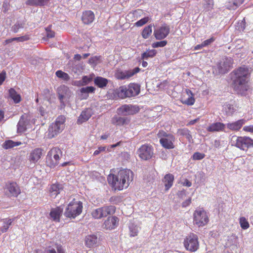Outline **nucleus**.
Listing matches in <instances>:
<instances>
[{"instance_id":"f257e3e1","label":"nucleus","mask_w":253,"mask_h":253,"mask_svg":"<svg viewBox=\"0 0 253 253\" xmlns=\"http://www.w3.org/2000/svg\"><path fill=\"white\" fill-rule=\"evenodd\" d=\"M133 173L130 169L120 170L117 174H110L108 181L115 190H122L126 188L133 181Z\"/></svg>"},{"instance_id":"f03ea898","label":"nucleus","mask_w":253,"mask_h":253,"mask_svg":"<svg viewBox=\"0 0 253 253\" xmlns=\"http://www.w3.org/2000/svg\"><path fill=\"white\" fill-rule=\"evenodd\" d=\"M249 76V69L245 67H240L232 72V86L237 93L243 94L247 90Z\"/></svg>"},{"instance_id":"7ed1b4c3","label":"nucleus","mask_w":253,"mask_h":253,"mask_svg":"<svg viewBox=\"0 0 253 253\" xmlns=\"http://www.w3.org/2000/svg\"><path fill=\"white\" fill-rule=\"evenodd\" d=\"M140 90V86L135 83H130L127 86L123 85L117 90V94L122 99L137 95Z\"/></svg>"},{"instance_id":"20e7f679","label":"nucleus","mask_w":253,"mask_h":253,"mask_svg":"<svg viewBox=\"0 0 253 253\" xmlns=\"http://www.w3.org/2000/svg\"><path fill=\"white\" fill-rule=\"evenodd\" d=\"M157 136L160 138V143L164 148L167 149H171L174 148L173 143L175 140V137L173 134L160 130L157 134Z\"/></svg>"},{"instance_id":"39448f33","label":"nucleus","mask_w":253,"mask_h":253,"mask_svg":"<svg viewBox=\"0 0 253 253\" xmlns=\"http://www.w3.org/2000/svg\"><path fill=\"white\" fill-rule=\"evenodd\" d=\"M231 144L241 150H246L253 147V139L249 137L233 136L231 139Z\"/></svg>"},{"instance_id":"423d86ee","label":"nucleus","mask_w":253,"mask_h":253,"mask_svg":"<svg viewBox=\"0 0 253 253\" xmlns=\"http://www.w3.org/2000/svg\"><path fill=\"white\" fill-rule=\"evenodd\" d=\"M82 210V203L80 201H73L68 204L64 212V215L67 217L75 218L81 214Z\"/></svg>"},{"instance_id":"0eeeda50","label":"nucleus","mask_w":253,"mask_h":253,"mask_svg":"<svg viewBox=\"0 0 253 253\" xmlns=\"http://www.w3.org/2000/svg\"><path fill=\"white\" fill-rule=\"evenodd\" d=\"M116 211V208L114 206H105L92 211L91 215L94 219H101L108 215L113 214Z\"/></svg>"},{"instance_id":"6e6552de","label":"nucleus","mask_w":253,"mask_h":253,"mask_svg":"<svg viewBox=\"0 0 253 253\" xmlns=\"http://www.w3.org/2000/svg\"><path fill=\"white\" fill-rule=\"evenodd\" d=\"M62 155L61 150L57 148H52L47 153L46 158L47 165L50 168H54L59 164V160Z\"/></svg>"},{"instance_id":"1a4fd4ad","label":"nucleus","mask_w":253,"mask_h":253,"mask_svg":"<svg viewBox=\"0 0 253 253\" xmlns=\"http://www.w3.org/2000/svg\"><path fill=\"white\" fill-rule=\"evenodd\" d=\"M64 117H58L55 123H52L48 128L47 134L48 138H52L61 132L64 127Z\"/></svg>"},{"instance_id":"9d476101","label":"nucleus","mask_w":253,"mask_h":253,"mask_svg":"<svg viewBox=\"0 0 253 253\" xmlns=\"http://www.w3.org/2000/svg\"><path fill=\"white\" fill-rule=\"evenodd\" d=\"M57 94L60 103V107L64 108L69 104V99L72 96L73 93L68 87L62 85L57 88Z\"/></svg>"},{"instance_id":"9b49d317","label":"nucleus","mask_w":253,"mask_h":253,"mask_svg":"<svg viewBox=\"0 0 253 253\" xmlns=\"http://www.w3.org/2000/svg\"><path fill=\"white\" fill-rule=\"evenodd\" d=\"M193 223L198 227H202L209 222L207 212L202 208L196 209L193 213Z\"/></svg>"},{"instance_id":"f8f14e48","label":"nucleus","mask_w":253,"mask_h":253,"mask_svg":"<svg viewBox=\"0 0 253 253\" xmlns=\"http://www.w3.org/2000/svg\"><path fill=\"white\" fill-rule=\"evenodd\" d=\"M184 246L187 251L195 252L199 247L198 237L194 233H190L186 237L183 242Z\"/></svg>"},{"instance_id":"ddd939ff","label":"nucleus","mask_w":253,"mask_h":253,"mask_svg":"<svg viewBox=\"0 0 253 253\" xmlns=\"http://www.w3.org/2000/svg\"><path fill=\"white\" fill-rule=\"evenodd\" d=\"M4 190L5 195L8 197H17L21 193L19 187L14 182H7L5 184Z\"/></svg>"},{"instance_id":"4468645a","label":"nucleus","mask_w":253,"mask_h":253,"mask_svg":"<svg viewBox=\"0 0 253 253\" xmlns=\"http://www.w3.org/2000/svg\"><path fill=\"white\" fill-rule=\"evenodd\" d=\"M233 59L230 57H225L217 64L218 72L220 74H225L232 67Z\"/></svg>"},{"instance_id":"2eb2a0df","label":"nucleus","mask_w":253,"mask_h":253,"mask_svg":"<svg viewBox=\"0 0 253 253\" xmlns=\"http://www.w3.org/2000/svg\"><path fill=\"white\" fill-rule=\"evenodd\" d=\"M139 111L138 108L134 105L125 104L117 109L118 114L127 116L136 113Z\"/></svg>"},{"instance_id":"dca6fc26","label":"nucleus","mask_w":253,"mask_h":253,"mask_svg":"<svg viewBox=\"0 0 253 253\" xmlns=\"http://www.w3.org/2000/svg\"><path fill=\"white\" fill-rule=\"evenodd\" d=\"M139 71L140 69L138 67H136L132 70L127 71H123L118 70L115 73V77L119 80L128 79Z\"/></svg>"},{"instance_id":"f3484780","label":"nucleus","mask_w":253,"mask_h":253,"mask_svg":"<svg viewBox=\"0 0 253 253\" xmlns=\"http://www.w3.org/2000/svg\"><path fill=\"white\" fill-rule=\"evenodd\" d=\"M138 152L140 158L144 160L151 158L153 154L152 147L148 145L141 146Z\"/></svg>"},{"instance_id":"a211bd4d","label":"nucleus","mask_w":253,"mask_h":253,"mask_svg":"<svg viewBox=\"0 0 253 253\" xmlns=\"http://www.w3.org/2000/svg\"><path fill=\"white\" fill-rule=\"evenodd\" d=\"M169 26L164 24L158 29L154 31V35L156 39L162 40L167 37L169 33Z\"/></svg>"},{"instance_id":"6ab92c4d","label":"nucleus","mask_w":253,"mask_h":253,"mask_svg":"<svg viewBox=\"0 0 253 253\" xmlns=\"http://www.w3.org/2000/svg\"><path fill=\"white\" fill-rule=\"evenodd\" d=\"M119 219L116 216H109L105 220L102 227L107 230H112L116 228L119 224Z\"/></svg>"},{"instance_id":"aec40b11","label":"nucleus","mask_w":253,"mask_h":253,"mask_svg":"<svg viewBox=\"0 0 253 253\" xmlns=\"http://www.w3.org/2000/svg\"><path fill=\"white\" fill-rule=\"evenodd\" d=\"M29 119L26 114L22 115L17 125V132L22 133L26 131L27 126L29 124Z\"/></svg>"},{"instance_id":"412c9836","label":"nucleus","mask_w":253,"mask_h":253,"mask_svg":"<svg viewBox=\"0 0 253 253\" xmlns=\"http://www.w3.org/2000/svg\"><path fill=\"white\" fill-rule=\"evenodd\" d=\"M225 124L220 122H215L210 124L207 130L211 132L225 131Z\"/></svg>"},{"instance_id":"4be33fe9","label":"nucleus","mask_w":253,"mask_h":253,"mask_svg":"<svg viewBox=\"0 0 253 253\" xmlns=\"http://www.w3.org/2000/svg\"><path fill=\"white\" fill-rule=\"evenodd\" d=\"M246 122V120L243 119L236 122L228 123L225 124V125L226 127L230 130L238 131L241 128Z\"/></svg>"},{"instance_id":"5701e85b","label":"nucleus","mask_w":253,"mask_h":253,"mask_svg":"<svg viewBox=\"0 0 253 253\" xmlns=\"http://www.w3.org/2000/svg\"><path fill=\"white\" fill-rule=\"evenodd\" d=\"M95 16L94 13L91 10H86L83 12L82 20L84 24H89L94 20Z\"/></svg>"},{"instance_id":"b1692460","label":"nucleus","mask_w":253,"mask_h":253,"mask_svg":"<svg viewBox=\"0 0 253 253\" xmlns=\"http://www.w3.org/2000/svg\"><path fill=\"white\" fill-rule=\"evenodd\" d=\"M42 150L37 148L33 150L30 154L29 160L31 162L35 163L41 158Z\"/></svg>"},{"instance_id":"393cba45","label":"nucleus","mask_w":253,"mask_h":253,"mask_svg":"<svg viewBox=\"0 0 253 253\" xmlns=\"http://www.w3.org/2000/svg\"><path fill=\"white\" fill-rule=\"evenodd\" d=\"M63 190L62 185L57 183L52 184L49 190L50 196L55 198Z\"/></svg>"},{"instance_id":"a878e982","label":"nucleus","mask_w":253,"mask_h":253,"mask_svg":"<svg viewBox=\"0 0 253 253\" xmlns=\"http://www.w3.org/2000/svg\"><path fill=\"white\" fill-rule=\"evenodd\" d=\"M92 110L88 108L83 111L77 120V123L81 124L84 122L87 121L92 116Z\"/></svg>"},{"instance_id":"bb28decb","label":"nucleus","mask_w":253,"mask_h":253,"mask_svg":"<svg viewBox=\"0 0 253 253\" xmlns=\"http://www.w3.org/2000/svg\"><path fill=\"white\" fill-rule=\"evenodd\" d=\"M85 245L89 248L93 247L98 242V238L95 235H89L85 237Z\"/></svg>"},{"instance_id":"cd10ccee","label":"nucleus","mask_w":253,"mask_h":253,"mask_svg":"<svg viewBox=\"0 0 253 253\" xmlns=\"http://www.w3.org/2000/svg\"><path fill=\"white\" fill-rule=\"evenodd\" d=\"M62 212L63 210L60 207L52 209L50 212V216L54 221L59 222Z\"/></svg>"},{"instance_id":"c85d7f7f","label":"nucleus","mask_w":253,"mask_h":253,"mask_svg":"<svg viewBox=\"0 0 253 253\" xmlns=\"http://www.w3.org/2000/svg\"><path fill=\"white\" fill-rule=\"evenodd\" d=\"M244 1V0H229L226 2L225 6L229 10L237 9Z\"/></svg>"},{"instance_id":"c756f323","label":"nucleus","mask_w":253,"mask_h":253,"mask_svg":"<svg viewBox=\"0 0 253 253\" xmlns=\"http://www.w3.org/2000/svg\"><path fill=\"white\" fill-rule=\"evenodd\" d=\"M174 180V176L171 174H166L163 179L165 186L167 190H169L172 185Z\"/></svg>"},{"instance_id":"7c9ffc66","label":"nucleus","mask_w":253,"mask_h":253,"mask_svg":"<svg viewBox=\"0 0 253 253\" xmlns=\"http://www.w3.org/2000/svg\"><path fill=\"white\" fill-rule=\"evenodd\" d=\"M95 84L100 88H104L106 86L108 80L101 77H97L94 80Z\"/></svg>"},{"instance_id":"2f4dec72","label":"nucleus","mask_w":253,"mask_h":253,"mask_svg":"<svg viewBox=\"0 0 253 253\" xmlns=\"http://www.w3.org/2000/svg\"><path fill=\"white\" fill-rule=\"evenodd\" d=\"M21 144H22V143L20 141H14L12 140H8L5 141L2 146L4 149H8L19 146Z\"/></svg>"},{"instance_id":"473e14b6","label":"nucleus","mask_w":253,"mask_h":253,"mask_svg":"<svg viewBox=\"0 0 253 253\" xmlns=\"http://www.w3.org/2000/svg\"><path fill=\"white\" fill-rule=\"evenodd\" d=\"M49 0H27L26 4L30 6H43L46 5Z\"/></svg>"},{"instance_id":"72a5a7b5","label":"nucleus","mask_w":253,"mask_h":253,"mask_svg":"<svg viewBox=\"0 0 253 253\" xmlns=\"http://www.w3.org/2000/svg\"><path fill=\"white\" fill-rule=\"evenodd\" d=\"M14 221V219L4 218L2 220V226L0 228V230L2 233L6 232L9 226L11 225L12 222Z\"/></svg>"},{"instance_id":"f704fd0d","label":"nucleus","mask_w":253,"mask_h":253,"mask_svg":"<svg viewBox=\"0 0 253 253\" xmlns=\"http://www.w3.org/2000/svg\"><path fill=\"white\" fill-rule=\"evenodd\" d=\"M9 95L10 97L13 100L14 103H18L21 101V96L18 94L14 89L11 88L9 89Z\"/></svg>"},{"instance_id":"c9c22d12","label":"nucleus","mask_w":253,"mask_h":253,"mask_svg":"<svg viewBox=\"0 0 253 253\" xmlns=\"http://www.w3.org/2000/svg\"><path fill=\"white\" fill-rule=\"evenodd\" d=\"M128 228L129 231V235L131 237H135L137 236L140 230V227L133 223H130L129 224Z\"/></svg>"},{"instance_id":"e433bc0d","label":"nucleus","mask_w":253,"mask_h":253,"mask_svg":"<svg viewBox=\"0 0 253 253\" xmlns=\"http://www.w3.org/2000/svg\"><path fill=\"white\" fill-rule=\"evenodd\" d=\"M126 121L125 118L115 116L112 119L111 122L115 125L122 126L126 123Z\"/></svg>"},{"instance_id":"4c0bfd02","label":"nucleus","mask_w":253,"mask_h":253,"mask_svg":"<svg viewBox=\"0 0 253 253\" xmlns=\"http://www.w3.org/2000/svg\"><path fill=\"white\" fill-rule=\"evenodd\" d=\"M235 110V107L232 105L227 104L223 106V112L226 116H232Z\"/></svg>"},{"instance_id":"58836bf2","label":"nucleus","mask_w":253,"mask_h":253,"mask_svg":"<svg viewBox=\"0 0 253 253\" xmlns=\"http://www.w3.org/2000/svg\"><path fill=\"white\" fill-rule=\"evenodd\" d=\"M186 93L189 96V97L184 100L183 103L188 105H192L195 103V99L193 97V94L189 89H186Z\"/></svg>"},{"instance_id":"ea45409f","label":"nucleus","mask_w":253,"mask_h":253,"mask_svg":"<svg viewBox=\"0 0 253 253\" xmlns=\"http://www.w3.org/2000/svg\"><path fill=\"white\" fill-rule=\"evenodd\" d=\"M178 133L180 135L185 136L190 142L192 140V137L190 133V131L187 128L179 129L178 130Z\"/></svg>"},{"instance_id":"a19ab883","label":"nucleus","mask_w":253,"mask_h":253,"mask_svg":"<svg viewBox=\"0 0 253 253\" xmlns=\"http://www.w3.org/2000/svg\"><path fill=\"white\" fill-rule=\"evenodd\" d=\"M152 33V26L149 25L144 28L142 32V36L144 39H148Z\"/></svg>"},{"instance_id":"79ce46f5","label":"nucleus","mask_w":253,"mask_h":253,"mask_svg":"<svg viewBox=\"0 0 253 253\" xmlns=\"http://www.w3.org/2000/svg\"><path fill=\"white\" fill-rule=\"evenodd\" d=\"M95 90V88L93 86H87L85 87H83L80 89V92L82 94H87L89 93H93ZM88 97L87 95H86L83 98L86 99Z\"/></svg>"},{"instance_id":"37998d69","label":"nucleus","mask_w":253,"mask_h":253,"mask_svg":"<svg viewBox=\"0 0 253 253\" xmlns=\"http://www.w3.org/2000/svg\"><path fill=\"white\" fill-rule=\"evenodd\" d=\"M25 23L24 21L17 22L12 27L11 30L14 33H17L19 29L24 27Z\"/></svg>"},{"instance_id":"c03bdc74","label":"nucleus","mask_w":253,"mask_h":253,"mask_svg":"<svg viewBox=\"0 0 253 253\" xmlns=\"http://www.w3.org/2000/svg\"><path fill=\"white\" fill-rule=\"evenodd\" d=\"M157 53L155 49L147 50L142 54V58L143 59H147L149 57H154Z\"/></svg>"},{"instance_id":"a18cd8bd","label":"nucleus","mask_w":253,"mask_h":253,"mask_svg":"<svg viewBox=\"0 0 253 253\" xmlns=\"http://www.w3.org/2000/svg\"><path fill=\"white\" fill-rule=\"evenodd\" d=\"M55 74L57 77L62 79L64 81H68L70 79V76L69 75L61 70H58L56 72Z\"/></svg>"},{"instance_id":"49530a36","label":"nucleus","mask_w":253,"mask_h":253,"mask_svg":"<svg viewBox=\"0 0 253 253\" xmlns=\"http://www.w3.org/2000/svg\"><path fill=\"white\" fill-rule=\"evenodd\" d=\"M239 223L241 228L243 229H247L249 227V223L245 217L240 218Z\"/></svg>"},{"instance_id":"de8ad7c7","label":"nucleus","mask_w":253,"mask_h":253,"mask_svg":"<svg viewBox=\"0 0 253 253\" xmlns=\"http://www.w3.org/2000/svg\"><path fill=\"white\" fill-rule=\"evenodd\" d=\"M149 20V17H145L137 21L134 24L137 27H141L147 23Z\"/></svg>"},{"instance_id":"09e8293b","label":"nucleus","mask_w":253,"mask_h":253,"mask_svg":"<svg viewBox=\"0 0 253 253\" xmlns=\"http://www.w3.org/2000/svg\"><path fill=\"white\" fill-rule=\"evenodd\" d=\"M167 43V41H162L160 42H154L152 44V47L154 48H158L159 47H164Z\"/></svg>"},{"instance_id":"8fccbe9b","label":"nucleus","mask_w":253,"mask_h":253,"mask_svg":"<svg viewBox=\"0 0 253 253\" xmlns=\"http://www.w3.org/2000/svg\"><path fill=\"white\" fill-rule=\"evenodd\" d=\"M245 19H243L241 22H238L236 26V29L240 31H243L245 29Z\"/></svg>"},{"instance_id":"3c124183","label":"nucleus","mask_w":253,"mask_h":253,"mask_svg":"<svg viewBox=\"0 0 253 253\" xmlns=\"http://www.w3.org/2000/svg\"><path fill=\"white\" fill-rule=\"evenodd\" d=\"M205 154L199 152L195 153L192 156V159L194 160H200L205 157Z\"/></svg>"},{"instance_id":"603ef678","label":"nucleus","mask_w":253,"mask_h":253,"mask_svg":"<svg viewBox=\"0 0 253 253\" xmlns=\"http://www.w3.org/2000/svg\"><path fill=\"white\" fill-rule=\"evenodd\" d=\"M196 177L199 178L201 182H204L206 180L205 174L203 171H199L196 174Z\"/></svg>"},{"instance_id":"864d4df0","label":"nucleus","mask_w":253,"mask_h":253,"mask_svg":"<svg viewBox=\"0 0 253 253\" xmlns=\"http://www.w3.org/2000/svg\"><path fill=\"white\" fill-rule=\"evenodd\" d=\"M46 253H64V252L61 247H57V252L53 249L48 250Z\"/></svg>"},{"instance_id":"5fc2aeb1","label":"nucleus","mask_w":253,"mask_h":253,"mask_svg":"<svg viewBox=\"0 0 253 253\" xmlns=\"http://www.w3.org/2000/svg\"><path fill=\"white\" fill-rule=\"evenodd\" d=\"M46 35H47V37L48 38H52L54 37L55 36V33L54 32L51 31L50 30V27H47L46 29Z\"/></svg>"},{"instance_id":"6e6d98bb","label":"nucleus","mask_w":253,"mask_h":253,"mask_svg":"<svg viewBox=\"0 0 253 253\" xmlns=\"http://www.w3.org/2000/svg\"><path fill=\"white\" fill-rule=\"evenodd\" d=\"M215 41V39L213 37H211L209 39L206 40L203 42H202L204 47L207 46L211 44Z\"/></svg>"},{"instance_id":"4d7b16f0","label":"nucleus","mask_w":253,"mask_h":253,"mask_svg":"<svg viewBox=\"0 0 253 253\" xmlns=\"http://www.w3.org/2000/svg\"><path fill=\"white\" fill-rule=\"evenodd\" d=\"M91 81V78L85 76L82 78V82L83 83L84 85L88 84Z\"/></svg>"},{"instance_id":"13d9d810","label":"nucleus","mask_w":253,"mask_h":253,"mask_svg":"<svg viewBox=\"0 0 253 253\" xmlns=\"http://www.w3.org/2000/svg\"><path fill=\"white\" fill-rule=\"evenodd\" d=\"M243 130L253 133V125L245 126L243 127Z\"/></svg>"},{"instance_id":"bf43d9fd","label":"nucleus","mask_w":253,"mask_h":253,"mask_svg":"<svg viewBox=\"0 0 253 253\" xmlns=\"http://www.w3.org/2000/svg\"><path fill=\"white\" fill-rule=\"evenodd\" d=\"M6 78V73L4 71H2L0 73V85H1L5 80Z\"/></svg>"},{"instance_id":"052dcab7","label":"nucleus","mask_w":253,"mask_h":253,"mask_svg":"<svg viewBox=\"0 0 253 253\" xmlns=\"http://www.w3.org/2000/svg\"><path fill=\"white\" fill-rule=\"evenodd\" d=\"M105 150V147H102V146L99 147L98 148V149L95 150L94 152L93 155L96 156V155H98L101 152L104 151Z\"/></svg>"},{"instance_id":"680f3d73","label":"nucleus","mask_w":253,"mask_h":253,"mask_svg":"<svg viewBox=\"0 0 253 253\" xmlns=\"http://www.w3.org/2000/svg\"><path fill=\"white\" fill-rule=\"evenodd\" d=\"M191 203V198H189L187 200L184 201L182 204V207H186Z\"/></svg>"},{"instance_id":"e2e57ef3","label":"nucleus","mask_w":253,"mask_h":253,"mask_svg":"<svg viewBox=\"0 0 253 253\" xmlns=\"http://www.w3.org/2000/svg\"><path fill=\"white\" fill-rule=\"evenodd\" d=\"M182 184L183 186L190 187L192 185V183L189 181L187 179H185L184 181L182 182Z\"/></svg>"},{"instance_id":"0e129e2a","label":"nucleus","mask_w":253,"mask_h":253,"mask_svg":"<svg viewBox=\"0 0 253 253\" xmlns=\"http://www.w3.org/2000/svg\"><path fill=\"white\" fill-rule=\"evenodd\" d=\"M29 37L28 35H25L23 36L19 37V42H23L24 41H27L29 40Z\"/></svg>"},{"instance_id":"69168bd1","label":"nucleus","mask_w":253,"mask_h":253,"mask_svg":"<svg viewBox=\"0 0 253 253\" xmlns=\"http://www.w3.org/2000/svg\"><path fill=\"white\" fill-rule=\"evenodd\" d=\"M39 112L42 116H45L46 112L42 107H40L39 109Z\"/></svg>"},{"instance_id":"338daca9","label":"nucleus","mask_w":253,"mask_h":253,"mask_svg":"<svg viewBox=\"0 0 253 253\" xmlns=\"http://www.w3.org/2000/svg\"><path fill=\"white\" fill-rule=\"evenodd\" d=\"M73 84L77 86H84V84L82 82V80L80 81H76L74 82Z\"/></svg>"},{"instance_id":"774afa93","label":"nucleus","mask_w":253,"mask_h":253,"mask_svg":"<svg viewBox=\"0 0 253 253\" xmlns=\"http://www.w3.org/2000/svg\"><path fill=\"white\" fill-rule=\"evenodd\" d=\"M203 47H204V46L203 43H202L201 44H198V45H196L194 47V49L195 50H199Z\"/></svg>"}]
</instances>
